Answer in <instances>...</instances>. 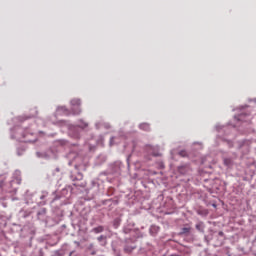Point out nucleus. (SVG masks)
I'll list each match as a JSON object with an SVG mask.
<instances>
[{
    "mask_svg": "<svg viewBox=\"0 0 256 256\" xmlns=\"http://www.w3.org/2000/svg\"><path fill=\"white\" fill-rule=\"evenodd\" d=\"M61 125H63L64 127H67L68 135L72 139H81V132H79V129L85 130V129H87V127H89V123H87L83 119H79L76 126L67 123V121H61ZM77 127L79 129H77Z\"/></svg>",
    "mask_w": 256,
    "mask_h": 256,
    "instance_id": "nucleus-1",
    "label": "nucleus"
},
{
    "mask_svg": "<svg viewBox=\"0 0 256 256\" xmlns=\"http://www.w3.org/2000/svg\"><path fill=\"white\" fill-rule=\"evenodd\" d=\"M72 115H81V99L74 98L70 101Z\"/></svg>",
    "mask_w": 256,
    "mask_h": 256,
    "instance_id": "nucleus-2",
    "label": "nucleus"
},
{
    "mask_svg": "<svg viewBox=\"0 0 256 256\" xmlns=\"http://www.w3.org/2000/svg\"><path fill=\"white\" fill-rule=\"evenodd\" d=\"M11 137L12 139H16V141H23V139H25V132L23 131V128L16 127L12 130Z\"/></svg>",
    "mask_w": 256,
    "mask_h": 256,
    "instance_id": "nucleus-3",
    "label": "nucleus"
},
{
    "mask_svg": "<svg viewBox=\"0 0 256 256\" xmlns=\"http://www.w3.org/2000/svg\"><path fill=\"white\" fill-rule=\"evenodd\" d=\"M36 155L39 159H55L56 157L54 151L51 149L45 152H37Z\"/></svg>",
    "mask_w": 256,
    "mask_h": 256,
    "instance_id": "nucleus-4",
    "label": "nucleus"
},
{
    "mask_svg": "<svg viewBox=\"0 0 256 256\" xmlns=\"http://www.w3.org/2000/svg\"><path fill=\"white\" fill-rule=\"evenodd\" d=\"M191 171L192 169H191V166H189V164L178 166V172L181 175H191Z\"/></svg>",
    "mask_w": 256,
    "mask_h": 256,
    "instance_id": "nucleus-5",
    "label": "nucleus"
},
{
    "mask_svg": "<svg viewBox=\"0 0 256 256\" xmlns=\"http://www.w3.org/2000/svg\"><path fill=\"white\" fill-rule=\"evenodd\" d=\"M121 169H123V164L121 161H116L111 165L112 173H121Z\"/></svg>",
    "mask_w": 256,
    "mask_h": 256,
    "instance_id": "nucleus-6",
    "label": "nucleus"
},
{
    "mask_svg": "<svg viewBox=\"0 0 256 256\" xmlns=\"http://www.w3.org/2000/svg\"><path fill=\"white\" fill-rule=\"evenodd\" d=\"M235 159H237V156L234 155V157H224L223 159V163L225 165V167H233V165L235 164Z\"/></svg>",
    "mask_w": 256,
    "mask_h": 256,
    "instance_id": "nucleus-7",
    "label": "nucleus"
},
{
    "mask_svg": "<svg viewBox=\"0 0 256 256\" xmlns=\"http://www.w3.org/2000/svg\"><path fill=\"white\" fill-rule=\"evenodd\" d=\"M234 119L236 121H244L247 123V122L251 121V116H249V114L241 113L238 116H234Z\"/></svg>",
    "mask_w": 256,
    "mask_h": 256,
    "instance_id": "nucleus-8",
    "label": "nucleus"
},
{
    "mask_svg": "<svg viewBox=\"0 0 256 256\" xmlns=\"http://www.w3.org/2000/svg\"><path fill=\"white\" fill-rule=\"evenodd\" d=\"M68 159H70L69 161V165H73V161H80L81 157H79V155L75 154V152H71L67 155Z\"/></svg>",
    "mask_w": 256,
    "mask_h": 256,
    "instance_id": "nucleus-9",
    "label": "nucleus"
},
{
    "mask_svg": "<svg viewBox=\"0 0 256 256\" xmlns=\"http://www.w3.org/2000/svg\"><path fill=\"white\" fill-rule=\"evenodd\" d=\"M57 113H60V115H71V112L65 106H59L57 108Z\"/></svg>",
    "mask_w": 256,
    "mask_h": 256,
    "instance_id": "nucleus-10",
    "label": "nucleus"
},
{
    "mask_svg": "<svg viewBox=\"0 0 256 256\" xmlns=\"http://www.w3.org/2000/svg\"><path fill=\"white\" fill-rule=\"evenodd\" d=\"M70 179L72 181H82L83 180V174L81 172H77L76 174H71Z\"/></svg>",
    "mask_w": 256,
    "mask_h": 256,
    "instance_id": "nucleus-11",
    "label": "nucleus"
},
{
    "mask_svg": "<svg viewBox=\"0 0 256 256\" xmlns=\"http://www.w3.org/2000/svg\"><path fill=\"white\" fill-rule=\"evenodd\" d=\"M99 243H101L102 247H105L107 245V236L101 235L97 238Z\"/></svg>",
    "mask_w": 256,
    "mask_h": 256,
    "instance_id": "nucleus-12",
    "label": "nucleus"
},
{
    "mask_svg": "<svg viewBox=\"0 0 256 256\" xmlns=\"http://www.w3.org/2000/svg\"><path fill=\"white\" fill-rule=\"evenodd\" d=\"M20 176H21V171L16 170L15 173H14V177H15L16 183L18 185H21V177Z\"/></svg>",
    "mask_w": 256,
    "mask_h": 256,
    "instance_id": "nucleus-13",
    "label": "nucleus"
},
{
    "mask_svg": "<svg viewBox=\"0 0 256 256\" xmlns=\"http://www.w3.org/2000/svg\"><path fill=\"white\" fill-rule=\"evenodd\" d=\"M196 229L197 231H200V233H205V225L203 224V222H199L198 224H196Z\"/></svg>",
    "mask_w": 256,
    "mask_h": 256,
    "instance_id": "nucleus-14",
    "label": "nucleus"
},
{
    "mask_svg": "<svg viewBox=\"0 0 256 256\" xmlns=\"http://www.w3.org/2000/svg\"><path fill=\"white\" fill-rule=\"evenodd\" d=\"M139 129H141L142 131H150L151 126H149L148 123H142L139 125Z\"/></svg>",
    "mask_w": 256,
    "mask_h": 256,
    "instance_id": "nucleus-15",
    "label": "nucleus"
},
{
    "mask_svg": "<svg viewBox=\"0 0 256 256\" xmlns=\"http://www.w3.org/2000/svg\"><path fill=\"white\" fill-rule=\"evenodd\" d=\"M103 231H105V228L103 226H98L92 229V233L96 234L103 233Z\"/></svg>",
    "mask_w": 256,
    "mask_h": 256,
    "instance_id": "nucleus-16",
    "label": "nucleus"
},
{
    "mask_svg": "<svg viewBox=\"0 0 256 256\" xmlns=\"http://www.w3.org/2000/svg\"><path fill=\"white\" fill-rule=\"evenodd\" d=\"M191 233V227H184L180 231V235H189Z\"/></svg>",
    "mask_w": 256,
    "mask_h": 256,
    "instance_id": "nucleus-17",
    "label": "nucleus"
},
{
    "mask_svg": "<svg viewBox=\"0 0 256 256\" xmlns=\"http://www.w3.org/2000/svg\"><path fill=\"white\" fill-rule=\"evenodd\" d=\"M117 143H119V138H117V136L110 138V146L117 145Z\"/></svg>",
    "mask_w": 256,
    "mask_h": 256,
    "instance_id": "nucleus-18",
    "label": "nucleus"
},
{
    "mask_svg": "<svg viewBox=\"0 0 256 256\" xmlns=\"http://www.w3.org/2000/svg\"><path fill=\"white\" fill-rule=\"evenodd\" d=\"M216 130L221 133V130L222 131H227V127L225 126H221V125H216Z\"/></svg>",
    "mask_w": 256,
    "mask_h": 256,
    "instance_id": "nucleus-19",
    "label": "nucleus"
},
{
    "mask_svg": "<svg viewBox=\"0 0 256 256\" xmlns=\"http://www.w3.org/2000/svg\"><path fill=\"white\" fill-rule=\"evenodd\" d=\"M154 231H155V232L159 231V227H157V226H151V228H150V233H154Z\"/></svg>",
    "mask_w": 256,
    "mask_h": 256,
    "instance_id": "nucleus-20",
    "label": "nucleus"
},
{
    "mask_svg": "<svg viewBox=\"0 0 256 256\" xmlns=\"http://www.w3.org/2000/svg\"><path fill=\"white\" fill-rule=\"evenodd\" d=\"M92 187H99V183L97 182V180L92 181Z\"/></svg>",
    "mask_w": 256,
    "mask_h": 256,
    "instance_id": "nucleus-21",
    "label": "nucleus"
},
{
    "mask_svg": "<svg viewBox=\"0 0 256 256\" xmlns=\"http://www.w3.org/2000/svg\"><path fill=\"white\" fill-rule=\"evenodd\" d=\"M45 213H47V210L43 208L41 211L38 212V215H45Z\"/></svg>",
    "mask_w": 256,
    "mask_h": 256,
    "instance_id": "nucleus-22",
    "label": "nucleus"
},
{
    "mask_svg": "<svg viewBox=\"0 0 256 256\" xmlns=\"http://www.w3.org/2000/svg\"><path fill=\"white\" fill-rule=\"evenodd\" d=\"M94 247H95V245H94L93 243H91V244L88 245V249H89L90 251L93 250Z\"/></svg>",
    "mask_w": 256,
    "mask_h": 256,
    "instance_id": "nucleus-23",
    "label": "nucleus"
},
{
    "mask_svg": "<svg viewBox=\"0 0 256 256\" xmlns=\"http://www.w3.org/2000/svg\"><path fill=\"white\" fill-rule=\"evenodd\" d=\"M227 141V144L229 145V147H233V142L229 141V140H226Z\"/></svg>",
    "mask_w": 256,
    "mask_h": 256,
    "instance_id": "nucleus-24",
    "label": "nucleus"
},
{
    "mask_svg": "<svg viewBox=\"0 0 256 256\" xmlns=\"http://www.w3.org/2000/svg\"><path fill=\"white\" fill-rule=\"evenodd\" d=\"M179 155H181L182 157H185V151L179 152Z\"/></svg>",
    "mask_w": 256,
    "mask_h": 256,
    "instance_id": "nucleus-25",
    "label": "nucleus"
},
{
    "mask_svg": "<svg viewBox=\"0 0 256 256\" xmlns=\"http://www.w3.org/2000/svg\"><path fill=\"white\" fill-rule=\"evenodd\" d=\"M101 125V123H96L95 124V127H96V129H99V126Z\"/></svg>",
    "mask_w": 256,
    "mask_h": 256,
    "instance_id": "nucleus-26",
    "label": "nucleus"
},
{
    "mask_svg": "<svg viewBox=\"0 0 256 256\" xmlns=\"http://www.w3.org/2000/svg\"><path fill=\"white\" fill-rule=\"evenodd\" d=\"M218 235H219L220 237H223V235H224L223 231H220V232L218 233Z\"/></svg>",
    "mask_w": 256,
    "mask_h": 256,
    "instance_id": "nucleus-27",
    "label": "nucleus"
},
{
    "mask_svg": "<svg viewBox=\"0 0 256 256\" xmlns=\"http://www.w3.org/2000/svg\"><path fill=\"white\" fill-rule=\"evenodd\" d=\"M154 157H159V153H153Z\"/></svg>",
    "mask_w": 256,
    "mask_h": 256,
    "instance_id": "nucleus-28",
    "label": "nucleus"
},
{
    "mask_svg": "<svg viewBox=\"0 0 256 256\" xmlns=\"http://www.w3.org/2000/svg\"><path fill=\"white\" fill-rule=\"evenodd\" d=\"M97 254V252H95V251H93L92 253H91V255H96Z\"/></svg>",
    "mask_w": 256,
    "mask_h": 256,
    "instance_id": "nucleus-29",
    "label": "nucleus"
},
{
    "mask_svg": "<svg viewBox=\"0 0 256 256\" xmlns=\"http://www.w3.org/2000/svg\"><path fill=\"white\" fill-rule=\"evenodd\" d=\"M105 127H106V129H109V125L108 124H106Z\"/></svg>",
    "mask_w": 256,
    "mask_h": 256,
    "instance_id": "nucleus-30",
    "label": "nucleus"
},
{
    "mask_svg": "<svg viewBox=\"0 0 256 256\" xmlns=\"http://www.w3.org/2000/svg\"><path fill=\"white\" fill-rule=\"evenodd\" d=\"M40 199H45V196H41Z\"/></svg>",
    "mask_w": 256,
    "mask_h": 256,
    "instance_id": "nucleus-31",
    "label": "nucleus"
},
{
    "mask_svg": "<svg viewBox=\"0 0 256 256\" xmlns=\"http://www.w3.org/2000/svg\"><path fill=\"white\" fill-rule=\"evenodd\" d=\"M205 241H207V243H209V240H207V237H205Z\"/></svg>",
    "mask_w": 256,
    "mask_h": 256,
    "instance_id": "nucleus-32",
    "label": "nucleus"
},
{
    "mask_svg": "<svg viewBox=\"0 0 256 256\" xmlns=\"http://www.w3.org/2000/svg\"><path fill=\"white\" fill-rule=\"evenodd\" d=\"M18 155H21V153H20V152H18Z\"/></svg>",
    "mask_w": 256,
    "mask_h": 256,
    "instance_id": "nucleus-33",
    "label": "nucleus"
},
{
    "mask_svg": "<svg viewBox=\"0 0 256 256\" xmlns=\"http://www.w3.org/2000/svg\"><path fill=\"white\" fill-rule=\"evenodd\" d=\"M254 256H256V252H254Z\"/></svg>",
    "mask_w": 256,
    "mask_h": 256,
    "instance_id": "nucleus-34",
    "label": "nucleus"
},
{
    "mask_svg": "<svg viewBox=\"0 0 256 256\" xmlns=\"http://www.w3.org/2000/svg\"><path fill=\"white\" fill-rule=\"evenodd\" d=\"M75 167H77V164H75Z\"/></svg>",
    "mask_w": 256,
    "mask_h": 256,
    "instance_id": "nucleus-35",
    "label": "nucleus"
}]
</instances>
